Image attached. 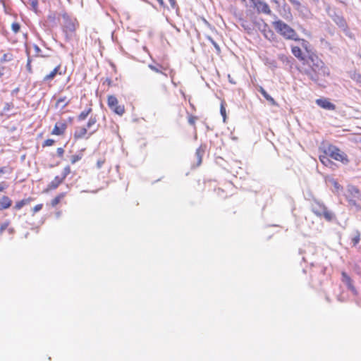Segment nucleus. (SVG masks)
<instances>
[{
	"instance_id": "obj_1",
	"label": "nucleus",
	"mask_w": 361,
	"mask_h": 361,
	"mask_svg": "<svg viewBox=\"0 0 361 361\" xmlns=\"http://www.w3.org/2000/svg\"><path fill=\"white\" fill-rule=\"evenodd\" d=\"M305 63L310 68L305 71V73L319 85H324L326 78L330 76V69L324 62L316 54H310Z\"/></svg>"
},
{
	"instance_id": "obj_2",
	"label": "nucleus",
	"mask_w": 361,
	"mask_h": 361,
	"mask_svg": "<svg viewBox=\"0 0 361 361\" xmlns=\"http://www.w3.org/2000/svg\"><path fill=\"white\" fill-rule=\"evenodd\" d=\"M272 25L275 30L286 39H291L294 41L300 40L296 31L282 20H278L274 21L272 23Z\"/></svg>"
},
{
	"instance_id": "obj_3",
	"label": "nucleus",
	"mask_w": 361,
	"mask_h": 361,
	"mask_svg": "<svg viewBox=\"0 0 361 361\" xmlns=\"http://www.w3.org/2000/svg\"><path fill=\"white\" fill-rule=\"evenodd\" d=\"M323 152L329 154V156L337 161H340L343 164H348L349 159L348 155L338 147L329 144L323 148Z\"/></svg>"
},
{
	"instance_id": "obj_4",
	"label": "nucleus",
	"mask_w": 361,
	"mask_h": 361,
	"mask_svg": "<svg viewBox=\"0 0 361 361\" xmlns=\"http://www.w3.org/2000/svg\"><path fill=\"white\" fill-rule=\"evenodd\" d=\"M312 212L319 217H323L327 221L333 220L334 215L328 209L325 204L319 201H314L311 205Z\"/></svg>"
},
{
	"instance_id": "obj_5",
	"label": "nucleus",
	"mask_w": 361,
	"mask_h": 361,
	"mask_svg": "<svg viewBox=\"0 0 361 361\" xmlns=\"http://www.w3.org/2000/svg\"><path fill=\"white\" fill-rule=\"evenodd\" d=\"M345 197L351 207L360 208L359 203L361 201V192L356 186L348 185Z\"/></svg>"
},
{
	"instance_id": "obj_6",
	"label": "nucleus",
	"mask_w": 361,
	"mask_h": 361,
	"mask_svg": "<svg viewBox=\"0 0 361 361\" xmlns=\"http://www.w3.org/2000/svg\"><path fill=\"white\" fill-rule=\"evenodd\" d=\"M107 104L109 109L116 114L122 116L125 113V106L118 104L117 98L114 95L107 97Z\"/></svg>"
},
{
	"instance_id": "obj_7",
	"label": "nucleus",
	"mask_w": 361,
	"mask_h": 361,
	"mask_svg": "<svg viewBox=\"0 0 361 361\" xmlns=\"http://www.w3.org/2000/svg\"><path fill=\"white\" fill-rule=\"evenodd\" d=\"M65 73V71H61V63L57 64L54 68L49 73L46 74L42 79L43 82L51 85V82L56 78L57 75H62Z\"/></svg>"
},
{
	"instance_id": "obj_8",
	"label": "nucleus",
	"mask_w": 361,
	"mask_h": 361,
	"mask_svg": "<svg viewBox=\"0 0 361 361\" xmlns=\"http://www.w3.org/2000/svg\"><path fill=\"white\" fill-rule=\"evenodd\" d=\"M97 129L98 127L97 126L92 132L88 133V129L85 126L78 127L74 131L73 138L75 140L88 139L97 130Z\"/></svg>"
},
{
	"instance_id": "obj_9",
	"label": "nucleus",
	"mask_w": 361,
	"mask_h": 361,
	"mask_svg": "<svg viewBox=\"0 0 361 361\" xmlns=\"http://www.w3.org/2000/svg\"><path fill=\"white\" fill-rule=\"evenodd\" d=\"M252 4V8L257 11L258 13H264L271 15V10L269 6L265 1L262 0H250Z\"/></svg>"
},
{
	"instance_id": "obj_10",
	"label": "nucleus",
	"mask_w": 361,
	"mask_h": 361,
	"mask_svg": "<svg viewBox=\"0 0 361 361\" xmlns=\"http://www.w3.org/2000/svg\"><path fill=\"white\" fill-rule=\"evenodd\" d=\"M78 27V23L76 20L66 19L64 23L63 30L66 34H73Z\"/></svg>"
},
{
	"instance_id": "obj_11",
	"label": "nucleus",
	"mask_w": 361,
	"mask_h": 361,
	"mask_svg": "<svg viewBox=\"0 0 361 361\" xmlns=\"http://www.w3.org/2000/svg\"><path fill=\"white\" fill-rule=\"evenodd\" d=\"M67 127H68L67 123L65 121L57 122L55 124L51 134L53 135H58V136L63 135L66 133Z\"/></svg>"
},
{
	"instance_id": "obj_12",
	"label": "nucleus",
	"mask_w": 361,
	"mask_h": 361,
	"mask_svg": "<svg viewBox=\"0 0 361 361\" xmlns=\"http://www.w3.org/2000/svg\"><path fill=\"white\" fill-rule=\"evenodd\" d=\"M316 104L321 108L326 110L334 111L336 109V105L331 103L329 99L320 98L316 100Z\"/></svg>"
},
{
	"instance_id": "obj_13",
	"label": "nucleus",
	"mask_w": 361,
	"mask_h": 361,
	"mask_svg": "<svg viewBox=\"0 0 361 361\" xmlns=\"http://www.w3.org/2000/svg\"><path fill=\"white\" fill-rule=\"evenodd\" d=\"M341 276H342L341 281H343V283H344L347 286L348 288L350 291L355 293L356 288L353 285V281L352 279L345 271L341 272Z\"/></svg>"
},
{
	"instance_id": "obj_14",
	"label": "nucleus",
	"mask_w": 361,
	"mask_h": 361,
	"mask_svg": "<svg viewBox=\"0 0 361 361\" xmlns=\"http://www.w3.org/2000/svg\"><path fill=\"white\" fill-rule=\"evenodd\" d=\"M12 200L7 195H3L0 197V211L9 209L12 205Z\"/></svg>"
},
{
	"instance_id": "obj_15",
	"label": "nucleus",
	"mask_w": 361,
	"mask_h": 361,
	"mask_svg": "<svg viewBox=\"0 0 361 361\" xmlns=\"http://www.w3.org/2000/svg\"><path fill=\"white\" fill-rule=\"evenodd\" d=\"M64 176H56L54 178V180L48 185V188L49 190H55L56 189L63 181Z\"/></svg>"
},
{
	"instance_id": "obj_16",
	"label": "nucleus",
	"mask_w": 361,
	"mask_h": 361,
	"mask_svg": "<svg viewBox=\"0 0 361 361\" xmlns=\"http://www.w3.org/2000/svg\"><path fill=\"white\" fill-rule=\"evenodd\" d=\"M92 104H90L89 106H87L86 109H85L83 111H82L79 115L78 116L77 118L79 121H82L86 119V118L92 113Z\"/></svg>"
},
{
	"instance_id": "obj_17",
	"label": "nucleus",
	"mask_w": 361,
	"mask_h": 361,
	"mask_svg": "<svg viewBox=\"0 0 361 361\" xmlns=\"http://www.w3.org/2000/svg\"><path fill=\"white\" fill-rule=\"evenodd\" d=\"M33 199L32 197H28L25 199H23L21 200L17 201L13 206V209L18 211L25 205L28 204L30 202H32Z\"/></svg>"
},
{
	"instance_id": "obj_18",
	"label": "nucleus",
	"mask_w": 361,
	"mask_h": 361,
	"mask_svg": "<svg viewBox=\"0 0 361 361\" xmlns=\"http://www.w3.org/2000/svg\"><path fill=\"white\" fill-rule=\"evenodd\" d=\"M328 157H329V154L324 153V154L319 155V159L324 166L331 167L334 164Z\"/></svg>"
},
{
	"instance_id": "obj_19",
	"label": "nucleus",
	"mask_w": 361,
	"mask_h": 361,
	"mask_svg": "<svg viewBox=\"0 0 361 361\" xmlns=\"http://www.w3.org/2000/svg\"><path fill=\"white\" fill-rule=\"evenodd\" d=\"M292 54L300 61H304L305 58L302 55L301 49L298 46H293L291 47Z\"/></svg>"
},
{
	"instance_id": "obj_20",
	"label": "nucleus",
	"mask_w": 361,
	"mask_h": 361,
	"mask_svg": "<svg viewBox=\"0 0 361 361\" xmlns=\"http://www.w3.org/2000/svg\"><path fill=\"white\" fill-rule=\"evenodd\" d=\"M259 92L263 95V97L268 101L271 104L273 105H276V101L274 100V99L271 97L267 92L266 90L262 87H259Z\"/></svg>"
},
{
	"instance_id": "obj_21",
	"label": "nucleus",
	"mask_w": 361,
	"mask_h": 361,
	"mask_svg": "<svg viewBox=\"0 0 361 361\" xmlns=\"http://www.w3.org/2000/svg\"><path fill=\"white\" fill-rule=\"evenodd\" d=\"M259 92L263 95V97L268 101L271 104L273 105H276V101L274 100V99L271 97L267 92L266 90L262 87H259Z\"/></svg>"
},
{
	"instance_id": "obj_22",
	"label": "nucleus",
	"mask_w": 361,
	"mask_h": 361,
	"mask_svg": "<svg viewBox=\"0 0 361 361\" xmlns=\"http://www.w3.org/2000/svg\"><path fill=\"white\" fill-rule=\"evenodd\" d=\"M204 150L202 149L201 147H199L196 149L195 152V157L197 158V164L196 166H199L202 161V157L204 155Z\"/></svg>"
},
{
	"instance_id": "obj_23",
	"label": "nucleus",
	"mask_w": 361,
	"mask_h": 361,
	"mask_svg": "<svg viewBox=\"0 0 361 361\" xmlns=\"http://www.w3.org/2000/svg\"><path fill=\"white\" fill-rule=\"evenodd\" d=\"M360 236L361 234L359 231L356 230L354 231L351 237V242L353 243V246H356L359 243L360 240Z\"/></svg>"
},
{
	"instance_id": "obj_24",
	"label": "nucleus",
	"mask_w": 361,
	"mask_h": 361,
	"mask_svg": "<svg viewBox=\"0 0 361 361\" xmlns=\"http://www.w3.org/2000/svg\"><path fill=\"white\" fill-rule=\"evenodd\" d=\"M70 102V100L67 99L66 97H62L57 99L56 105L57 106H61V107L63 109L66 107Z\"/></svg>"
},
{
	"instance_id": "obj_25",
	"label": "nucleus",
	"mask_w": 361,
	"mask_h": 361,
	"mask_svg": "<svg viewBox=\"0 0 361 361\" xmlns=\"http://www.w3.org/2000/svg\"><path fill=\"white\" fill-rule=\"evenodd\" d=\"M97 123V118L94 116H90L86 125L85 126L88 130H90L92 128L95 127Z\"/></svg>"
},
{
	"instance_id": "obj_26",
	"label": "nucleus",
	"mask_w": 361,
	"mask_h": 361,
	"mask_svg": "<svg viewBox=\"0 0 361 361\" xmlns=\"http://www.w3.org/2000/svg\"><path fill=\"white\" fill-rule=\"evenodd\" d=\"M9 224V221H6L0 226V234H3L6 229H8L10 234L13 233L14 229L13 228H8Z\"/></svg>"
},
{
	"instance_id": "obj_27",
	"label": "nucleus",
	"mask_w": 361,
	"mask_h": 361,
	"mask_svg": "<svg viewBox=\"0 0 361 361\" xmlns=\"http://www.w3.org/2000/svg\"><path fill=\"white\" fill-rule=\"evenodd\" d=\"M66 196L65 192H62L56 195L51 202V204L52 207H56L59 202L61 201V200Z\"/></svg>"
},
{
	"instance_id": "obj_28",
	"label": "nucleus",
	"mask_w": 361,
	"mask_h": 361,
	"mask_svg": "<svg viewBox=\"0 0 361 361\" xmlns=\"http://www.w3.org/2000/svg\"><path fill=\"white\" fill-rule=\"evenodd\" d=\"M13 167H11L9 165L1 166V167H0V177L3 174H6V173L11 174L13 173Z\"/></svg>"
},
{
	"instance_id": "obj_29",
	"label": "nucleus",
	"mask_w": 361,
	"mask_h": 361,
	"mask_svg": "<svg viewBox=\"0 0 361 361\" xmlns=\"http://www.w3.org/2000/svg\"><path fill=\"white\" fill-rule=\"evenodd\" d=\"M149 68L156 73H161L164 75L165 76H167V74L163 72V71H167V68L160 66L161 68H159L158 67L153 65H149Z\"/></svg>"
},
{
	"instance_id": "obj_30",
	"label": "nucleus",
	"mask_w": 361,
	"mask_h": 361,
	"mask_svg": "<svg viewBox=\"0 0 361 361\" xmlns=\"http://www.w3.org/2000/svg\"><path fill=\"white\" fill-rule=\"evenodd\" d=\"M82 158V154L79 153L76 154H73L70 157V162L71 164H75L76 162L80 161Z\"/></svg>"
},
{
	"instance_id": "obj_31",
	"label": "nucleus",
	"mask_w": 361,
	"mask_h": 361,
	"mask_svg": "<svg viewBox=\"0 0 361 361\" xmlns=\"http://www.w3.org/2000/svg\"><path fill=\"white\" fill-rule=\"evenodd\" d=\"M336 23L341 27L345 29L347 27V23L343 17H337L335 20Z\"/></svg>"
},
{
	"instance_id": "obj_32",
	"label": "nucleus",
	"mask_w": 361,
	"mask_h": 361,
	"mask_svg": "<svg viewBox=\"0 0 361 361\" xmlns=\"http://www.w3.org/2000/svg\"><path fill=\"white\" fill-rule=\"evenodd\" d=\"M55 144V140L51 138L45 140L42 146V147H51L53 146Z\"/></svg>"
},
{
	"instance_id": "obj_33",
	"label": "nucleus",
	"mask_w": 361,
	"mask_h": 361,
	"mask_svg": "<svg viewBox=\"0 0 361 361\" xmlns=\"http://www.w3.org/2000/svg\"><path fill=\"white\" fill-rule=\"evenodd\" d=\"M197 119L198 118L197 116L190 114L188 116V121L191 126H193L195 128V122Z\"/></svg>"
},
{
	"instance_id": "obj_34",
	"label": "nucleus",
	"mask_w": 361,
	"mask_h": 361,
	"mask_svg": "<svg viewBox=\"0 0 361 361\" xmlns=\"http://www.w3.org/2000/svg\"><path fill=\"white\" fill-rule=\"evenodd\" d=\"M71 167L69 166H66L63 168L61 176H64V179L67 177L68 175L71 173Z\"/></svg>"
},
{
	"instance_id": "obj_35",
	"label": "nucleus",
	"mask_w": 361,
	"mask_h": 361,
	"mask_svg": "<svg viewBox=\"0 0 361 361\" xmlns=\"http://www.w3.org/2000/svg\"><path fill=\"white\" fill-rule=\"evenodd\" d=\"M30 5L32 10L37 13L38 10V1L37 0H30Z\"/></svg>"
},
{
	"instance_id": "obj_36",
	"label": "nucleus",
	"mask_w": 361,
	"mask_h": 361,
	"mask_svg": "<svg viewBox=\"0 0 361 361\" xmlns=\"http://www.w3.org/2000/svg\"><path fill=\"white\" fill-rule=\"evenodd\" d=\"M31 63H32V60H31L30 57L28 56L27 61V64H26V68L29 73H32V68Z\"/></svg>"
},
{
	"instance_id": "obj_37",
	"label": "nucleus",
	"mask_w": 361,
	"mask_h": 361,
	"mask_svg": "<svg viewBox=\"0 0 361 361\" xmlns=\"http://www.w3.org/2000/svg\"><path fill=\"white\" fill-rule=\"evenodd\" d=\"M220 111L221 116H223L224 121H225L226 118V111L224 104L223 102L221 104Z\"/></svg>"
},
{
	"instance_id": "obj_38",
	"label": "nucleus",
	"mask_w": 361,
	"mask_h": 361,
	"mask_svg": "<svg viewBox=\"0 0 361 361\" xmlns=\"http://www.w3.org/2000/svg\"><path fill=\"white\" fill-rule=\"evenodd\" d=\"M12 59V55L10 54H4L1 59V62L9 61Z\"/></svg>"
},
{
	"instance_id": "obj_39",
	"label": "nucleus",
	"mask_w": 361,
	"mask_h": 361,
	"mask_svg": "<svg viewBox=\"0 0 361 361\" xmlns=\"http://www.w3.org/2000/svg\"><path fill=\"white\" fill-rule=\"evenodd\" d=\"M64 152H65V150L63 147H58L56 149V154L59 158L62 159L63 157Z\"/></svg>"
},
{
	"instance_id": "obj_40",
	"label": "nucleus",
	"mask_w": 361,
	"mask_h": 361,
	"mask_svg": "<svg viewBox=\"0 0 361 361\" xmlns=\"http://www.w3.org/2000/svg\"><path fill=\"white\" fill-rule=\"evenodd\" d=\"M8 188V184L5 182L2 181L0 183V192L5 191Z\"/></svg>"
},
{
	"instance_id": "obj_41",
	"label": "nucleus",
	"mask_w": 361,
	"mask_h": 361,
	"mask_svg": "<svg viewBox=\"0 0 361 361\" xmlns=\"http://www.w3.org/2000/svg\"><path fill=\"white\" fill-rule=\"evenodd\" d=\"M353 80L356 81L357 82L361 84V74L360 73H354L353 77Z\"/></svg>"
},
{
	"instance_id": "obj_42",
	"label": "nucleus",
	"mask_w": 361,
	"mask_h": 361,
	"mask_svg": "<svg viewBox=\"0 0 361 361\" xmlns=\"http://www.w3.org/2000/svg\"><path fill=\"white\" fill-rule=\"evenodd\" d=\"M42 207H43L42 204H38L35 205L32 208L33 214H35V213L38 212L39 211H40L42 209Z\"/></svg>"
},
{
	"instance_id": "obj_43",
	"label": "nucleus",
	"mask_w": 361,
	"mask_h": 361,
	"mask_svg": "<svg viewBox=\"0 0 361 361\" xmlns=\"http://www.w3.org/2000/svg\"><path fill=\"white\" fill-rule=\"evenodd\" d=\"M12 30L15 33H17L20 30V25L17 23H14L11 25Z\"/></svg>"
},
{
	"instance_id": "obj_44",
	"label": "nucleus",
	"mask_w": 361,
	"mask_h": 361,
	"mask_svg": "<svg viewBox=\"0 0 361 361\" xmlns=\"http://www.w3.org/2000/svg\"><path fill=\"white\" fill-rule=\"evenodd\" d=\"M208 39L212 42V44L214 45V47L216 49L217 52L219 53L221 51L219 46L212 39V38L209 37Z\"/></svg>"
},
{
	"instance_id": "obj_45",
	"label": "nucleus",
	"mask_w": 361,
	"mask_h": 361,
	"mask_svg": "<svg viewBox=\"0 0 361 361\" xmlns=\"http://www.w3.org/2000/svg\"><path fill=\"white\" fill-rule=\"evenodd\" d=\"M334 186L336 189H342L343 188L342 186L337 181H334Z\"/></svg>"
},
{
	"instance_id": "obj_46",
	"label": "nucleus",
	"mask_w": 361,
	"mask_h": 361,
	"mask_svg": "<svg viewBox=\"0 0 361 361\" xmlns=\"http://www.w3.org/2000/svg\"><path fill=\"white\" fill-rule=\"evenodd\" d=\"M34 49H35V51H36V53H37V54L41 51L40 49H39V47H38V46H37V45H35V46H34Z\"/></svg>"
},
{
	"instance_id": "obj_47",
	"label": "nucleus",
	"mask_w": 361,
	"mask_h": 361,
	"mask_svg": "<svg viewBox=\"0 0 361 361\" xmlns=\"http://www.w3.org/2000/svg\"><path fill=\"white\" fill-rule=\"evenodd\" d=\"M169 73L171 77L173 78L174 75V71L173 70H170Z\"/></svg>"
},
{
	"instance_id": "obj_48",
	"label": "nucleus",
	"mask_w": 361,
	"mask_h": 361,
	"mask_svg": "<svg viewBox=\"0 0 361 361\" xmlns=\"http://www.w3.org/2000/svg\"><path fill=\"white\" fill-rule=\"evenodd\" d=\"M160 4H164V0H157Z\"/></svg>"
},
{
	"instance_id": "obj_49",
	"label": "nucleus",
	"mask_w": 361,
	"mask_h": 361,
	"mask_svg": "<svg viewBox=\"0 0 361 361\" xmlns=\"http://www.w3.org/2000/svg\"><path fill=\"white\" fill-rule=\"evenodd\" d=\"M107 81H108V85H111V80H107Z\"/></svg>"
},
{
	"instance_id": "obj_50",
	"label": "nucleus",
	"mask_w": 361,
	"mask_h": 361,
	"mask_svg": "<svg viewBox=\"0 0 361 361\" xmlns=\"http://www.w3.org/2000/svg\"><path fill=\"white\" fill-rule=\"evenodd\" d=\"M273 2L276 3V4H278V1L277 0H271Z\"/></svg>"
},
{
	"instance_id": "obj_51",
	"label": "nucleus",
	"mask_w": 361,
	"mask_h": 361,
	"mask_svg": "<svg viewBox=\"0 0 361 361\" xmlns=\"http://www.w3.org/2000/svg\"><path fill=\"white\" fill-rule=\"evenodd\" d=\"M241 1L245 4L246 3V0H241Z\"/></svg>"
},
{
	"instance_id": "obj_52",
	"label": "nucleus",
	"mask_w": 361,
	"mask_h": 361,
	"mask_svg": "<svg viewBox=\"0 0 361 361\" xmlns=\"http://www.w3.org/2000/svg\"><path fill=\"white\" fill-rule=\"evenodd\" d=\"M360 119H361V116H360Z\"/></svg>"
}]
</instances>
